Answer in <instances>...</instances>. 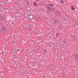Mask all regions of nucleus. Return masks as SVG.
Segmentation results:
<instances>
[{
	"label": "nucleus",
	"instance_id": "obj_1",
	"mask_svg": "<svg viewBox=\"0 0 78 78\" xmlns=\"http://www.w3.org/2000/svg\"><path fill=\"white\" fill-rule=\"evenodd\" d=\"M5 43L7 44H12L13 48L16 47V43L14 41L12 40V38H11L9 41H5Z\"/></svg>",
	"mask_w": 78,
	"mask_h": 78
},
{
	"label": "nucleus",
	"instance_id": "obj_2",
	"mask_svg": "<svg viewBox=\"0 0 78 78\" xmlns=\"http://www.w3.org/2000/svg\"><path fill=\"white\" fill-rule=\"evenodd\" d=\"M27 55L26 56L27 57L29 56H31V54L32 53V51L31 50V48L30 47H28L27 48Z\"/></svg>",
	"mask_w": 78,
	"mask_h": 78
},
{
	"label": "nucleus",
	"instance_id": "obj_3",
	"mask_svg": "<svg viewBox=\"0 0 78 78\" xmlns=\"http://www.w3.org/2000/svg\"><path fill=\"white\" fill-rule=\"evenodd\" d=\"M11 52L15 55H16V53H17V52L16 51V49H14L13 48L11 49Z\"/></svg>",
	"mask_w": 78,
	"mask_h": 78
},
{
	"label": "nucleus",
	"instance_id": "obj_4",
	"mask_svg": "<svg viewBox=\"0 0 78 78\" xmlns=\"http://www.w3.org/2000/svg\"><path fill=\"white\" fill-rule=\"evenodd\" d=\"M6 53H8V49H6L5 51H2V55H5L6 54Z\"/></svg>",
	"mask_w": 78,
	"mask_h": 78
},
{
	"label": "nucleus",
	"instance_id": "obj_5",
	"mask_svg": "<svg viewBox=\"0 0 78 78\" xmlns=\"http://www.w3.org/2000/svg\"><path fill=\"white\" fill-rule=\"evenodd\" d=\"M13 36H14L16 38V39H18V38H19V35L17 33H14L13 34Z\"/></svg>",
	"mask_w": 78,
	"mask_h": 78
},
{
	"label": "nucleus",
	"instance_id": "obj_6",
	"mask_svg": "<svg viewBox=\"0 0 78 78\" xmlns=\"http://www.w3.org/2000/svg\"><path fill=\"white\" fill-rule=\"evenodd\" d=\"M12 66H13L15 67H16V69H18L19 68V66H17V63H12Z\"/></svg>",
	"mask_w": 78,
	"mask_h": 78
},
{
	"label": "nucleus",
	"instance_id": "obj_7",
	"mask_svg": "<svg viewBox=\"0 0 78 78\" xmlns=\"http://www.w3.org/2000/svg\"><path fill=\"white\" fill-rule=\"evenodd\" d=\"M29 17V20H30V21H32V19H33V16L31 15H29L28 16V17Z\"/></svg>",
	"mask_w": 78,
	"mask_h": 78
},
{
	"label": "nucleus",
	"instance_id": "obj_8",
	"mask_svg": "<svg viewBox=\"0 0 78 78\" xmlns=\"http://www.w3.org/2000/svg\"><path fill=\"white\" fill-rule=\"evenodd\" d=\"M22 42L23 43V44H26V43H27V40H26V39H25V38H24L22 41Z\"/></svg>",
	"mask_w": 78,
	"mask_h": 78
},
{
	"label": "nucleus",
	"instance_id": "obj_9",
	"mask_svg": "<svg viewBox=\"0 0 78 78\" xmlns=\"http://www.w3.org/2000/svg\"><path fill=\"white\" fill-rule=\"evenodd\" d=\"M16 55L12 53V52H11L10 55L9 57L10 58H12L13 56H15Z\"/></svg>",
	"mask_w": 78,
	"mask_h": 78
},
{
	"label": "nucleus",
	"instance_id": "obj_10",
	"mask_svg": "<svg viewBox=\"0 0 78 78\" xmlns=\"http://www.w3.org/2000/svg\"><path fill=\"white\" fill-rule=\"evenodd\" d=\"M15 48L16 51L17 53H18V51H20V48Z\"/></svg>",
	"mask_w": 78,
	"mask_h": 78
},
{
	"label": "nucleus",
	"instance_id": "obj_11",
	"mask_svg": "<svg viewBox=\"0 0 78 78\" xmlns=\"http://www.w3.org/2000/svg\"><path fill=\"white\" fill-rule=\"evenodd\" d=\"M48 6L47 7V8H48V10H49L50 11H51V8H50V7L51 6H50V4H48Z\"/></svg>",
	"mask_w": 78,
	"mask_h": 78
},
{
	"label": "nucleus",
	"instance_id": "obj_12",
	"mask_svg": "<svg viewBox=\"0 0 78 78\" xmlns=\"http://www.w3.org/2000/svg\"><path fill=\"white\" fill-rule=\"evenodd\" d=\"M33 4L35 6H37L38 5L37 4V3L36 2H33Z\"/></svg>",
	"mask_w": 78,
	"mask_h": 78
},
{
	"label": "nucleus",
	"instance_id": "obj_13",
	"mask_svg": "<svg viewBox=\"0 0 78 78\" xmlns=\"http://www.w3.org/2000/svg\"><path fill=\"white\" fill-rule=\"evenodd\" d=\"M75 59H78V55L77 53L76 54V55H75Z\"/></svg>",
	"mask_w": 78,
	"mask_h": 78
},
{
	"label": "nucleus",
	"instance_id": "obj_14",
	"mask_svg": "<svg viewBox=\"0 0 78 78\" xmlns=\"http://www.w3.org/2000/svg\"><path fill=\"white\" fill-rule=\"evenodd\" d=\"M62 43L63 44H66V39H65V40H63V41H62Z\"/></svg>",
	"mask_w": 78,
	"mask_h": 78
},
{
	"label": "nucleus",
	"instance_id": "obj_15",
	"mask_svg": "<svg viewBox=\"0 0 78 78\" xmlns=\"http://www.w3.org/2000/svg\"><path fill=\"white\" fill-rule=\"evenodd\" d=\"M50 41H51L50 40V39H48V41H47L46 42L47 43V44H51V42H50Z\"/></svg>",
	"mask_w": 78,
	"mask_h": 78
},
{
	"label": "nucleus",
	"instance_id": "obj_16",
	"mask_svg": "<svg viewBox=\"0 0 78 78\" xmlns=\"http://www.w3.org/2000/svg\"><path fill=\"white\" fill-rule=\"evenodd\" d=\"M0 17L1 18V20L2 21H3V20L4 19H5V17H3V16H0Z\"/></svg>",
	"mask_w": 78,
	"mask_h": 78
},
{
	"label": "nucleus",
	"instance_id": "obj_17",
	"mask_svg": "<svg viewBox=\"0 0 78 78\" xmlns=\"http://www.w3.org/2000/svg\"><path fill=\"white\" fill-rule=\"evenodd\" d=\"M0 70H1L2 74H3H3H4V70H3V69H0Z\"/></svg>",
	"mask_w": 78,
	"mask_h": 78
},
{
	"label": "nucleus",
	"instance_id": "obj_18",
	"mask_svg": "<svg viewBox=\"0 0 78 78\" xmlns=\"http://www.w3.org/2000/svg\"><path fill=\"white\" fill-rule=\"evenodd\" d=\"M53 20L54 21V23H56L57 22H58V21H57V20H55V19H53Z\"/></svg>",
	"mask_w": 78,
	"mask_h": 78
},
{
	"label": "nucleus",
	"instance_id": "obj_19",
	"mask_svg": "<svg viewBox=\"0 0 78 78\" xmlns=\"http://www.w3.org/2000/svg\"><path fill=\"white\" fill-rule=\"evenodd\" d=\"M12 72H13V71L10 70H9L8 71V73H12Z\"/></svg>",
	"mask_w": 78,
	"mask_h": 78
},
{
	"label": "nucleus",
	"instance_id": "obj_20",
	"mask_svg": "<svg viewBox=\"0 0 78 78\" xmlns=\"http://www.w3.org/2000/svg\"><path fill=\"white\" fill-rule=\"evenodd\" d=\"M71 8L72 10H75V9L73 6H71Z\"/></svg>",
	"mask_w": 78,
	"mask_h": 78
},
{
	"label": "nucleus",
	"instance_id": "obj_21",
	"mask_svg": "<svg viewBox=\"0 0 78 78\" xmlns=\"http://www.w3.org/2000/svg\"><path fill=\"white\" fill-rule=\"evenodd\" d=\"M11 23L12 25H15L16 23L14 21H12L11 22Z\"/></svg>",
	"mask_w": 78,
	"mask_h": 78
},
{
	"label": "nucleus",
	"instance_id": "obj_22",
	"mask_svg": "<svg viewBox=\"0 0 78 78\" xmlns=\"http://www.w3.org/2000/svg\"><path fill=\"white\" fill-rule=\"evenodd\" d=\"M28 27H29L30 30H31V24L30 23H29V25H28Z\"/></svg>",
	"mask_w": 78,
	"mask_h": 78
},
{
	"label": "nucleus",
	"instance_id": "obj_23",
	"mask_svg": "<svg viewBox=\"0 0 78 78\" xmlns=\"http://www.w3.org/2000/svg\"><path fill=\"white\" fill-rule=\"evenodd\" d=\"M48 74L47 73H46V74H44V76H48Z\"/></svg>",
	"mask_w": 78,
	"mask_h": 78
},
{
	"label": "nucleus",
	"instance_id": "obj_24",
	"mask_svg": "<svg viewBox=\"0 0 78 78\" xmlns=\"http://www.w3.org/2000/svg\"><path fill=\"white\" fill-rule=\"evenodd\" d=\"M23 28H20V32H22V31H23Z\"/></svg>",
	"mask_w": 78,
	"mask_h": 78
},
{
	"label": "nucleus",
	"instance_id": "obj_25",
	"mask_svg": "<svg viewBox=\"0 0 78 78\" xmlns=\"http://www.w3.org/2000/svg\"><path fill=\"white\" fill-rule=\"evenodd\" d=\"M5 37H6L7 38H8V37H9V36H8V34H7L6 35H5Z\"/></svg>",
	"mask_w": 78,
	"mask_h": 78
},
{
	"label": "nucleus",
	"instance_id": "obj_26",
	"mask_svg": "<svg viewBox=\"0 0 78 78\" xmlns=\"http://www.w3.org/2000/svg\"><path fill=\"white\" fill-rule=\"evenodd\" d=\"M16 17L17 18H18V17L19 18L20 17V16H19V15H17L16 16Z\"/></svg>",
	"mask_w": 78,
	"mask_h": 78
},
{
	"label": "nucleus",
	"instance_id": "obj_27",
	"mask_svg": "<svg viewBox=\"0 0 78 78\" xmlns=\"http://www.w3.org/2000/svg\"><path fill=\"white\" fill-rule=\"evenodd\" d=\"M59 34H58V33H57L56 34V36H57V37L58 38H59V37H58V35H59Z\"/></svg>",
	"mask_w": 78,
	"mask_h": 78
},
{
	"label": "nucleus",
	"instance_id": "obj_28",
	"mask_svg": "<svg viewBox=\"0 0 78 78\" xmlns=\"http://www.w3.org/2000/svg\"><path fill=\"white\" fill-rule=\"evenodd\" d=\"M25 73H26V75H27V74H28V73H29V72H27V71H26Z\"/></svg>",
	"mask_w": 78,
	"mask_h": 78
},
{
	"label": "nucleus",
	"instance_id": "obj_29",
	"mask_svg": "<svg viewBox=\"0 0 78 78\" xmlns=\"http://www.w3.org/2000/svg\"><path fill=\"white\" fill-rule=\"evenodd\" d=\"M9 77H12V74H9Z\"/></svg>",
	"mask_w": 78,
	"mask_h": 78
},
{
	"label": "nucleus",
	"instance_id": "obj_30",
	"mask_svg": "<svg viewBox=\"0 0 78 78\" xmlns=\"http://www.w3.org/2000/svg\"><path fill=\"white\" fill-rule=\"evenodd\" d=\"M25 72H23V75H24V76H25Z\"/></svg>",
	"mask_w": 78,
	"mask_h": 78
},
{
	"label": "nucleus",
	"instance_id": "obj_31",
	"mask_svg": "<svg viewBox=\"0 0 78 78\" xmlns=\"http://www.w3.org/2000/svg\"><path fill=\"white\" fill-rule=\"evenodd\" d=\"M38 37H40V38H42V36L40 35V36H38Z\"/></svg>",
	"mask_w": 78,
	"mask_h": 78
},
{
	"label": "nucleus",
	"instance_id": "obj_32",
	"mask_svg": "<svg viewBox=\"0 0 78 78\" xmlns=\"http://www.w3.org/2000/svg\"><path fill=\"white\" fill-rule=\"evenodd\" d=\"M54 5V4H50V6H53Z\"/></svg>",
	"mask_w": 78,
	"mask_h": 78
},
{
	"label": "nucleus",
	"instance_id": "obj_33",
	"mask_svg": "<svg viewBox=\"0 0 78 78\" xmlns=\"http://www.w3.org/2000/svg\"><path fill=\"white\" fill-rule=\"evenodd\" d=\"M43 53H47V51H45V50H44V51H43Z\"/></svg>",
	"mask_w": 78,
	"mask_h": 78
},
{
	"label": "nucleus",
	"instance_id": "obj_34",
	"mask_svg": "<svg viewBox=\"0 0 78 78\" xmlns=\"http://www.w3.org/2000/svg\"><path fill=\"white\" fill-rule=\"evenodd\" d=\"M55 15L56 16V17H57L58 16V14H57V13H56L55 14Z\"/></svg>",
	"mask_w": 78,
	"mask_h": 78
},
{
	"label": "nucleus",
	"instance_id": "obj_35",
	"mask_svg": "<svg viewBox=\"0 0 78 78\" xmlns=\"http://www.w3.org/2000/svg\"><path fill=\"white\" fill-rule=\"evenodd\" d=\"M61 3H64V1H62V0H60Z\"/></svg>",
	"mask_w": 78,
	"mask_h": 78
},
{
	"label": "nucleus",
	"instance_id": "obj_36",
	"mask_svg": "<svg viewBox=\"0 0 78 78\" xmlns=\"http://www.w3.org/2000/svg\"><path fill=\"white\" fill-rule=\"evenodd\" d=\"M41 0H35L36 2H38V1H40Z\"/></svg>",
	"mask_w": 78,
	"mask_h": 78
},
{
	"label": "nucleus",
	"instance_id": "obj_37",
	"mask_svg": "<svg viewBox=\"0 0 78 78\" xmlns=\"http://www.w3.org/2000/svg\"><path fill=\"white\" fill-rule=\"evenodd\" d=\"M49 46H50V47H53L52 46H51V44H50L49 45Z\"/></svg>",
	"mask_w": 78,
	"mask_h": 78
},
{
	"label": "nucleus",
	"instance_id": "obj_38",
	"mask_svg": "<svg viewBox=\"0 0 78 78\" xmlns=\"http://www.w3.org/2000/svg\"><path fill=\"white\" fill-rule=\"evenodd\" d=\"M30 2L29 1H27V5H28V3H29Z\"/></svg>",
	"mask_w": 78,
	"mask_h": 78
},
{
	"label": "nucleus",
	"instance_id": "obj_39",
	"mask_svg": "<svg viewBox=\"0 0 78 78\" xmlns=\"http://www.w3.org/2000/svg\"><path fill=\"white\" fill-rule=\"evenodd\" d=\"M23 9H22V8H21L20 9V10H22Z\"/></svg>",
	"mask_w": 78,
	"mask_h": 78
},
{
	"label": "nucleus",
	"instance_id": "obj_40",
	"mask_svg": "<svg viewBox=\"0 0 78 78\" xmlns=\"http://www.w3.org/2000/svg\"><path fill=\"white\" fill-rule=\"evenodd\" d=\"M50 33V31H49V32L48 34V35H49V34Z\"/></svg>",
	"mask_w": 78,
	"mask_h": 78
},
{
	"label": "nucleus",
	"instance_id": "obj_41",
	"mask_svg": "<svg viewBox=\"0 0 78 78\" xmlns=\"http://www.w3.org/2000/svg\"><path fill=\"white\" fill-rule=\"evenodd\" d=\"M18 78H22V76H20L18 77Z\"/></svg>",
	"mask_w": 78,
	"mask_h": 78
},
{
	"label": "nucleus",
	"instance_id": "obj_42",
	"mask_svg": "<svg viewBox=\"0 0 78 78\" xmlns=\"http://www.w3.org/2000/svg\"><path fill=\"white\" fill-rule=\"evenodd\" d=\"M28 26V25H27V28H30V27H29Z\"/></svg>",
	"mask_w": 78,
	"mask_h": 78
},
{
	"label": "nucleus",
	"instance_id": "obj_43",
	"mask_svg": "<svg viewBox=\"0 0 78 78\" xmlns=\"http://www.w3.org/2000/svg\"><path fill=\"white\" fill-rule=\"evenodd\" d=\"M66 17H68V18H70V17H69V16H66Z\"/></svg>",
	"mask_w": 78,
	"mask_h": 78
},
{
	"label": "nucleus",
	"instance_id": "obj_44",
	"mask_svg": "<svg viewBox=\"0 0 78 78\" xmlns=\"http://www.w3.org/2000/svg\"><path fill=\"white\" fill-rule=\"evenodd\" d=\"M57 72H59V69L58 70Z\"/></svg>",
	"mask_w": 78,
	"mask_h": 78
},
{
	"label": "nucleus",
	"instance_id": "obj_45",
	"mask_svg": "<svg viewBox=\"0 0 78 78\" xmlns=\"http://www.w3.org/2000/svg\"><path fill=\"white\" fill-rule=\"evenodd\" d=\"M41 2H40V5H41Z\"/></svg>",
	"mask_w": 78,
	"mask_h": 78
},
{
	"label": "nucleus",
	"instance_id": "obj_46",
	"mask_svg": "<svg viewBox=\"0 0 78 78\" xmlns=\"http://www.w3.org/2000/svg\"><path fill=\"white\" fill-rule=\"evenodd\" d=\"M43 76H44V78H45V75H43Z\"/></svg>",
	"mask_w": 78,
	"mask_h": 78
},
{
	"label": "nucleus",
	"instance_id": "obj_47",
	"mask_svg": "<svg viewBox=\"0 0 78 78\" xmlns=\"http://www.w3.org/2000/svg\"><path fill=\"white\" fill-rule=\"evenodd\" d=\"M2 16V14H1V13H0V17H1Z\"/></svg>",
	"mask_w": 78,
	"mask_h": 78
},
{
	"label": "nucleus",
	"instance_id": "obj_48",
	"mask_svg": "<svg viewBox=\"0 0 78 78\" xmlns=\"http://www.w3.org/2000/svg\"><path fill=\"white\" fill-rule=\"evenodd\" d=\"M41 9V11H42V10H43V9Z\"/></svg>",
	"mask_w": 78,
	"mask_h": 78
},
{
	"label": "nucleus",
	"instance_id": "obj_49",
	"mask_svg": "<svg viewBox=\"0 0 78 78\" xmlns=\"http://www.w3.org/2000/svg\"><path fill=\"white\" fill-rule=\"evenodd\" d=\"M40 35H41V34H39L38 36H40Z\"/></svg>",
	"mask_w": 78,
	"mask_h": 78
},
{
	"label": "nucleus",
	"instance_id": "obj_50",
	"mask_svg": "<svg viewBox=\"0 0 78 78\" xmlns=\"http://www.w3.org/2000/svg\"><path fill=\"white\" fill-rule=\"evenodd\" d=\"M53 9H55V8H53V9H52V10H53Z\"/></svg>",
	"mask_w": 78,
	"mask_h": 78
},
{
	"label": "nucleus",
	"instance_id": "obj_51",
	"mask_svg": "<svg viewBox=\"0 0 78 78\" xmlns=\"http://www.w3.org/2000/svg\"><path fill=\"white\" fill-rule=\"evenodd\" d=\"M2 1H0V3H2Z\"/></svg>",
	"mask_w": 78,
	"mask_h": 78
},
{
	"label": "nucleus",
	"instance_id": "obj_52",
	"mask_svg": "<svg viewBox=\"0 0 78 78\" xmlns=\"http://www.w3.org/2000/svg\"><path fill=\"white\" fill-rule=\"evenodd\" d=\"M3 11H5V10L3 9Z\"/></svg>",
	"mask_w": 78,
	"mask_h": 78
},
{
	"label": "nucleus",
	"instance_id": "obj_53",
	"mask_svg": "<svg viewBox=\"0 0 78 78\" xmlns=\"http://www.w3.org/2000/svg\"><path fill=\"white\" fill-rule=\"evenodd\" d=\"M4 3H6V2H3V4H4Z\"/></svg>",
	"mask_w": 78,
	"mask_h": 78
},
{
	"label": "nucleus",
	"instance_id": "obj_54",
	"mask_svg": "<svg viewBox=\"0 0 78 78\" xmlns=\"http://www.w3.org/2000/svg\"><path fill=\"white\" fill-rule=\"evenodd\" d=\"M42 69H44V67H42Z\"/></svg>",
	"mask_w": 78,
	"mask_h": 78
},
{
	"label": "nucleus",
	"instance_id": "obj_55",
	"mask_svg": "<svg viewBox=\"0 0 78 78\" xmlns=\"http://www.w3.org/2000/svg\"><path fill=\"white\" fill-rule=\"evenodd\" d=\"M53 64H52V65H51V66H53Z\"/></svg>",
	"mask_w": 78,
	"mask_h": 78
},
{
	"label": "nucleus",
	"instance_id": "obj_56",
	"mask_svg": "<svg viewBox=\"0 0 78 78\" xmlns=\"http://www.w3.org/2000/svg\"><path fill=\"white\" fill-rule=\"evenodd\" d=\"M36 66H37V65H36V64L35 66V67H36Z\"/></svg>",
	"mask_w": 78,
	"mask_h": 78
},
{
	"label": "nucleus",
	"instance_id": "obj_57",
	"mask_svg": "<svg viewBox=\"0 0 78 78\" xmlns=\"http://www.w3.org/2000/svg\"><path fill=\"white\" fill-rule=\"evenodd\" d=\"M51 73L52 74H53V73L51 72Z\"/></svg>",
	"mask_w": 78,
	"mask_h": 78
},
{
	"label": "nucleus",
	"instance_id": "obj_58",
	"mask_svg": "<svg viewBox=\"0 0 78 78\" xmlns=\"http://www.w3.org/2000/svg\"><path fill=\"white\" fill-rule=\"evenodd\" d=\"M31 11V9H30V10H29V11Z\"/></svg>",
	"mask_w": 78,
	"mask_h": 78
},
{
	"label": "nucleus",
	"instance_id": "obj_59",
	"mask_svg": "<svg viewBox=\"0 0 78 78\" xmlns=\"http://www.w3.org/2000/svg\"><path fill=\"white\" fill-rule=\"evenodd\" d=\"M37 69V68H35V70H36Z\"/></svg>",
	"mask_w": 78,
	"mask_h": 78
},
{
	"label": "nucleus",
	"instance_id": "obj_60",
	"mask_svg": "<svg viewBox=\"0 0 78 78\" xmlns=\"http://www.w3.org/2000/svg\"><path fill=\"white\" fill-rule=\"evenodd\" d=\"M50 70H52V69H50Z\"/></svg>",
	"mask_w": 78,
	"mask_h": 78
},
{
	"label": "nucleus",
	"instance_id": "obj_61",
	"mask_svg": "<svg viewBox=\"0 0 78 78\" xmlns=\"http://www.w3.org/2000/svg\"><path fill=\"white\" fill-rule=\"evenodd\" d=\"M20 70L21 69V68H19Z\"/></svg>",
	"mask_w": 78,
	"mask_h": 78
},
{
	"label": "nucleus",
	"instance_id": "obj_62",
	"mask_svg": "<svg viewBox=\"0 0 78 78\" xmlns=\"http://www.w3.org/2000/svg\"><path fill=\"white\" fill-rule=\"evenodd\" d=\"M59 41H61V39H59Z\"/></svg>",
	"mask_w": 78,
	"mask_h": 78
},
{
	"label": "nucleus",
	"instance_id": "obj_63",
	"mask_svg": "<svg viewBox=\"0 0 78 78\" xmlns=\"http://www.w3.org/2000/svg\"><path fill=\"white\" fill-rule=\"evenodd\" d=\"M71 71H73V69H72V70H71Z\"/></svg>",
	"mask_w": 78,
	"mask_h": 78
},
{
	"label": "nucleus",
	"instance_id": "obj_64",
	"mask_svg": "<svg viewBox=\"0 0 78 78\" xmlns=\"http://www.w3.org/2000/svg\"><path fill=\"white\" fill-rule=\"evenodd\" d=\"M27 1H29L28 0H27Z\"/></svg>",
	"mask_w": 78,
	"mask_h": 78
}]
</instances>
